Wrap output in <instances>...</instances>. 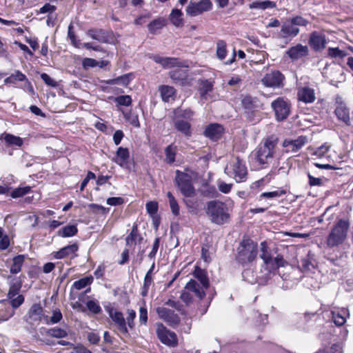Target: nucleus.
<instances>
[{
  "label": "nucleus",
  "mask_w": 353,
  "mask_h": 353,
  "mask_svg": "<svg viewBox=\"0 0 353 353\" xmlns=\"http://www.w3.org/2000/svg\"><path fill=\"white\" fill-rule=\"evenodd\" d=\"M193 276L196 278L203 288L209 287V280L205 270L201 269L199 266H196L193 272Z\"/></svg>",
  "instance_id": "30"
},
{
  "label": "nucleus",
  "mask_w": 353,
  "mask_h": 353,
  "mask_svg": "<svg viewBox=\"0 0 353 353\" xmlns=\"http://www.w3.org/2000/svg\"><path fill=\"white\" fill-rule=\"evenodd\" d=\"M350 228V223L344 219H340L332 228L326 239V245L332 248L343 245L347 239Z\"/></svg>",
  "instance_id": "1"
},
{
  "label": "nucleus",
  "mask_w": 353,
  "mask_h": 353,
  "mask_svg": "<svg viewBox=\"0 0 353 353\" xmlns=\"http://www.w3.org/2000/svg\"><path fill=\"white\" fill-rule=\"evenodd\" d=\"M132 74L129 73L110 81L111 84L127 85L132 79Z\"/></svg>",
  "instance_id": "46"
},
{
  "label": "nucleus",
  "mask_w": 353,
  "mask_h": 353,
  "mask_svg": "<svg viewBox=\"0 0 353 353\" xmlns=\"http://www.w3.org/2000/svg\"><path fill=\"white\" fill-rule=\"evenodd\" d=\"M156 326L157 336L163 343L172 347L177 345V336L174 332L168 330L162 323H158Z\"/></svg>",
  "instance_id": "9"
},
{
  "label": "nucleus",
  "mask_w": 353,
  "mask_h": 353,
  "mask_svg": "<svg viewBox=\"0 0 353 353\" xmlns=\"http://www.w3.org/2000/svg\"><path fill=\"white\" fill-rule=\"evenodd\" d=\"M254 102V99L251 96H245L241 101L242 105L246 109H251L253 107Z\"/></svg>",
  "instance_id": "62"
},
{
  "label": "nucleus",
  "mask_w": 353,
  "mask_h": 353,
  "mask_svg": "<svg viewBox=\"0 0 353 353\" xmlns=\"http://www.w3.org/2000/svg\"><path fill=\"white\" fill-rule=\"evenodd\" d=\"M169 19L175 27H181L183 26V13L181 10L176 8L172 10Z\"/></svg>",
  "instance_id": "28"
},
{
  "label": "nucleus",
  "mask_w": 353,
  "mask_h": 353,
  "mask_svg": "<svg viewBox=\"0 0 353 353\" xmlns=\"http://www.w3.org/2000/svg\"><path fill=\"white\" fill-rule=\"evenodd\" d=\"M290 21L295 26H306L308 24V21L301 16H296L290 19Z\"/></svg>",
  "instance_id": "56"
},
{
  "label": "nucleus",
  "mask_w": 353,
  "mask_h": 353,
  "mask_svg": "<svg viewBox=\"0 0 353 353\" xmlns=\"http://www.w3.org/2000/svg\"><path fill=\"white\" fill-rule=\"evenodd\" d=\"M169 76L176 84L183 85L188 83V74L185 70L177 68L169 72Z\"/></svg>",
  "instance_id": "19"
},
{
  "label": "nucleus",
  "mask_w": 353,
  "mask_h": 353,
  "mask_svg": "<svg viewBox=\"0 0 353 353\" xmlns=\"http://www.w3.org/2000/svg\"><path fill=\"white\" fill-rule=\"evenodd\" d=\"M63 316L60 310L55 309L52 311V314L50 317H48V316L47 315V319L46 320L45 323L47 325L56 324L60 322Z\"/></svg>",
  "instance_id": "41"
},
{
  "label": "nucleus",
  "mask_w": 353,
  "mask_h": 353,
  "mask_svg": "<svg viewBox=\"0 0 353 353\" xmlns=\"http://www.w3.org/2000/svg\"><path fill=\"white\" fill-rule=\"evenodd\" d=\"M78 232V229L74 225H66L58 231L59 236L65 238L74 236Z\"/></svg>",
  "instance_id": "33"
},
{
  "label": "nucleus",
  "mask_w": 353,
  "mask_h": 353,
  "mask_svg": "<svg viewBox=\"0 0 353 353\" xmlns=\"http://www.w3.org/2000/svg\"><path fill=\"white\" fill-rule=\"evenodd\" d=\"M26 80V75L19 70H16L14 73L7 77L4 80V82L5 83L14 84L17 81H24Z\"/></svg>",
  "instance_id": "34"
},
{
  "label": "nucleus",
  "mask_w": 353,
  "mask_h": 353,
  "mask_svg": "<svg viewBox=\"0 0 353 353\" xmlns=\"http://www.w3.org/2000/svg\"><path fill=\"white\" fill-rule=\"evenodd\" d=\"M194 197H185L184 198V202L187 206V208L190 210L192 211L193 210L196 209L197 207V201Z\"/></svg>",
  "instance_id": "59"
},
{
  "label": "nucleus",
  "mask_w": 353,
  "mask_h": 353,
  "mask_svg": "<svg viewBox=\"0 0 353 353\" xmlns=\"http://www.w3.org/2000/svg\"><path fill=\"white\" fill-rule=\"evenodd\" d=\"M174 127L175 128L185 134V136H190L191 134L190 132V124L184 121H176L174 122Z\"/></svg>",
  "instance_id": "36"
},
{
  "label": "nucleus",
  "mask_w": 353,
  "mask_h": 353,
  "mask_svg": "<svg viewBox=\"0 0 353 353\" xmlns=\"http://www.w3.org/2000/svg\"><path fill=\"white\" fill-rule=\"evenodd\" d=\"M223 132V128L222 125L213 123L208 126L205 130V135L212 140L219 139Z\"/></svg>",
  "instance_id": "23"
},
{
  "label": "nucleus",
  "mask_w": 353,
  "mask_h": 353,
  "mask_svg": "<svg viewBox=\"0 0 353 353\" xmlns=\"http://www.w3.org/2000/svg\"><path fill=\"white\" fill-rule=\"evenodd\" d=\"M176 148L174 147L172 145H170L168 147H166L165 150V161L171 164L174 162L175 161V156H176Z\"/></svg>",
  "instance_id": "44"
},
{
  "label": "nucleus",
  "mask_w": 353,
  "mask_h": 353,
  "mask_svg": "<svg viewBox=\"0 0 353 353\" xmlns=\"http://www.w3.org/2000/svg\"><path fill=\"white\" fill-rule=\"evenodd\" d=\"M174 113L176 118L190 119L193 116V112L190 109L182 110L178 108L174 110Z\"/></svg>",
  "instance_id": "49"
},
{
  "label": "nucleus",
  "mask_w": 353,
  "mask_h": 353,
  "mask_svg": "<svg viewBox=\"0 0 353 353\" xmlns=\"http://www.w3.org/2000/svg\"><path fill=\"white\" fill-rule=\"evenodd\" d=\"M167 196L169 200V204L172 213L174 216H178L179 214L180 208L176 200L170 192L167 193Z\"/></svg>",
  "instance_id": "42"
},
{
  "label": "nucleus",
  "mask_w": 353,
  "mask_h": 353,
  "mask_svg": "<svg viewBox=\"0 0 353 353\" xmlns=\"http://www.w3.org/2000/svg\"><path fill=\"white\" fill-rule=\"evenodd\" d=\"M137 240L141 241L142 240V237H141L138 234L137 225H134L133 226L130 234L128 235L125 239L126 244L128 245H131L132 243H135Z\"/></svg>",
  "instance_id": "43"
},
{
  "label": "nucleus",
  "mask_w": 353,
  "mask_h": 353,
  "mask_svg": "<svg viewBox=\"0 0 353 353\" xmlns=\"http://www.w3.org/2000/svg\"><path fill=\"white\" fill-rule=\"evenodd\" d=\"M271 105L278 121L284 120L288 117L290 107L288 100L279 97L272 102Z\"/></svg>",
  "instance_id": "10"
},
{
  "label": "nucleus",
  "mask_w": 353,
  "mask_h": 353,
  "mask_svg": "<svg viewBox=\"0 0 353 353\" xmlns=\"http://www.w3.org/2000/svg\"><path fill=\"white\" fill-rule=\"evenodd\" d=\"M126 326H128L130 329H133L135 325L134 319L136 318V312L134 310L128 309L126 311Z\"/></svg>",
  "instance_id": "50"
},
{
  "label": "nucleus",
  "mask_w": 353,
  "mask_h": 353,
  "mask_svg": "<svg viewBox=\"0 0 353 353\" xmlns=\"http://www.w3.org/2000/svg\"><path fill=\"white\" fill-rule=\"evenodd\" d=\"M10 299L12 306L14 308L20 306L24 301V297L22 295H18L17 297L14 296Z\"/></svg>",
  "instance_id": "64"
},
{
  "label": "nucleus",
  "mask_w": 353,
  "mask_h": 353,
  "mask_svg": "<svg viewBox=\"0 0 353 353\" xmlns=\"http://www.w3.org/2000/svg\"><path fill=\"white\" fill-rule=\"evenodd\" d=\"M82 65L84 69H88L89 68H94L99 65V62L91 58H85L82 61Z\"/></svg>",
  "instance_id": "57"
},
{
  "label": "nucleus",
  "mask_w": 353,
  "mask_h": 353,
  "mask_svg": "<svg viewBox=\"0 0 353 353\" xmlns=\"http://www.w3.org/2000/svg\"><path fill=\"white\" fill-rule=\"evenodd\" d=\"M307 138L303 136L299 137L294 140L285 139L283 142V146L287 152H296L307 143Z\"/></svg>",
  "instance_id": "16"
},
{
  "label": "nucleus",
  "mask_w": 353,
  "mask_h": 353,
  "mask_svg": "<svg viewBox=\"0 0 353 353\" xmlns=\"http://www.w3.org/2000/svg\"><path fill=\"white\" fill-rule=\"evenodd\" d=\"M105 310L119 331L123 334H128V327L123 313L112 307H105Z\"/></svg>",
  "instance_id": "12"
},
{
  "label": "nucleus",
  "mask_w": 353,
  "mask_h": 353,
  "mask_svg": "<svg viewBox=\"0 0 353 353\" xmlns=\"http://www.w3.org/2000/svg\"><path fill=\"white\" fill-rule=\"evenodd\" d=\"M227 54L226 43L223 40H219L216 43V56L217 57L223 60L225 58Z\"/></svg>",
  "instance_id": "45"
},
{
  "label": "nucleus",
  "mask_w": 353,
  "mask_h": 353,
  "mask_svg": "<svg viewBox=\"0 0 353 353\" xmlns=\"http://www.w3.org/2000/svg\"><path fill=\"white\" fill-rule=\"evenodd\" d=\"M157 313L163 321L171 325H175L179 323V317L174 311L163 307H159L157 309Z\"/></svg>",
  "instance_id": "17"
},
{
  "label": "nucleus",
  "mask_w": 353,
  "mask_h": 353,
  "mask_svg": "<svg viewBox=\"0 0 353 353\" xmlns=\"http://www.w3.org/2000/svg\"><path fill=\"white\" fill-rule=\"evenodd\" d=\"M328 55L331 57L343 58L346 56V53L343 50H341L338 48H329L327 50Z\"/></svg>",
  "instance_id": "52"
},
{
  "label": "nucleus",
  "mask_w": 353,
  "mask_h": 353,
  "mask_svg": "<svg viewBox=\"0 0 353 353\" xmlns=\"http://www.w3.org/2000/svg\"><path fill=\"white\" fill-rule=\"evenodd\" d=\"M46 334L57 339H62L67 336V331L60 327H53L46 331Z\"/></svg>",
  "instance_id": "37"
},
{
  "label": "nucleus",
  "mask_w": 353,
  "mask_h": 353,
  "mask_svg": "<svg viewBox=\"0 0 353 353\" xmlns=\"http://www.w3.org/2000/svg\"><path fill=\"white\" fill-rule=\"evenodd\" d=\"M299 32V29L294 26L290 20L281 26L280 35L283 38L296 37Z\"/></svg>",
  "instance_id": "25"
},
{
  "label": "nucleus",
  "mask_w": 353,
  "mask_h": 353,
  "mask_svg": "<svg viewBox=\"0 0 353 353\" xmlns=\"http://www.w3.org/2000/svg\"><path fill=\"white\" fill-rule=\"evenodd\" d=\"M79 246L77 243L67 245L59 251L53 252V256L55 259H61L67 256H73L77 252Z\"/></svg>",
  "instance_id": "22"
},
{
  "label": "nucleus",
  "mask_w": 353,
  "mask_h": 353,
  "mask_svg": "<svg viewBox=\"0 0 353 353\" xmlns=\"http://www.w3.org/2000/svg\"><path fill=\"white\" fill-rule=\"evenodd\" d=\"M347 315V314L345 310H342L340 312H332V318L333 321L338 326L343 325L345 323Z\"/></svg>",
  "instance_id": "32"
},
{
  "label": "nucleus",
  "mask_w": 353,
  "mask_h": 353,
  "mask_svg": "<svg viewBox=\"0 0 353 353\" xmlns=\"http://www.w3.org/2000/svg\"><path fill=\"white\" fill-rule=\"evenodd\" d=\"M165 26V20L162 18H159L153 20L150 22L148 27V30L150 32L154 33L157 30L161 29L163 26Z\"/></svg>",
  "instance_id": "39"
},
{
  "label": "nucleus",
  "mask_w": 353,
  "mask_h": 353,
  "mask_svg": "<svg viewBox=\"0 0 353 353\" xmlns=\"http://www.w3.org/2000/svg\"><path fill=\"white\" fill-rule=\"evenodd\" d=\"M285 194V191L282 189H277L271 192H263L260 195V198L273 199L281 196Z\"/></svg>",
  "instance_id": "48"
},
{
  "label": "nucleus",
  "mask_w": 353,
  "mask_h": 353,
  "mask_svg": "<svg viewBox=\"0 0 353 353\" xmlns=\"http://www.w3.org/2000/svg\"><path fill=\"white\" fill-rule=\"evenodd\" d=\"M159 92L164 102H170L174 99L176 90L173 87L165 85H161L159 88Z\"/></svg>",
  "instance_id": "27"
},
{
  "label": "nucleus",
  "mask_w": 353,
  "mask_h": 353,
  "mask_svg": "<svg viewBox=\"0 0 353 353\" xmlns=\"http://www.w3.org/2000/svg\"><path fill=\"white\" fill-rule=\"evenodd\" d=\"M139 323L141 325H145L148 321V311L145 306H141L139 308Z\"/></svg>",
  "instance_id": "58"
},
{
  "label": "nucleus",
  "mask_w": 353,
  "mask_h": 353,
  "mask_svg": "<svg viewBox=\"0 0 353 353\" xmlns=\"http://www.w3.org/2000/svg\"><path fill=\"white\" fill-rule=\"evenodd\" d=\"M146 210L151 216L154 215L158 210V203L156 201H149L146 203Z\"/></svg>",
  "instance_id": "61"
},
{
  "label": "nucleus",
  "mask_w": 353,
  "mask_h": 353,
  "mask_svg": "<svg viewBox=\"0 0 353 353\" xmlns=\"http://www.w3.org/2000/svg\"><path fill=\"white\" fill-rule=\"evenodd\" d=\"M87 34L99 42H105L104 32L102 30H89Z\"/></svg>",
  "instance_id": "47"
},
{
  "label": "nucleus",
  "mask_w": 353,
  "mask_h": 353,
  "mask_svg": "<svg viewBox=\"0 0 353 353\" xmlns=\"http://www.w3.org/2000/svg\"><path fill=\"white\" fill-rule=\"evenodd\" d=\"M25 256L19 254L12 259V263L10 266V272L13 274L19 273L21 270V267L24 263Z\"/></svg>",
  "instance_id": "31"
},
{
  "label": "nucleus",
  "mask_w": 353,
  "mask_h": 353,
  "mask_svg": "<svg viewBox=\"0 0 353 353\" xmlns=\"http://www.w3.org/2000/svg\"><path fill=\"white\" fill-rule=\"evenodd\" d=\"M176 174L175 181L184 197H194L196 196L192 176L179 170H177Z\"/></svg>",
  "instance_id": "6"
},
{
  "label": "nucleus",
  "mask_w": 353,
  "mask_h": 353,
  "mask_svg": "<svg viewBox=\"0 0 353 353\" xmlns=\"http://www.w3.org/2000/svg\"><path fill=\"white\" fill-rule=\"evenodd\" d=\"M276 141L272 139H267L260 145L256 152V157L261 165L267 164L273 158Z\"/></svg>",
  "instance_id": "7"
},
{
  "label": "nucleus",
  "mask_w": 353,
  "mask_h": 353,
  "mask_svg": "<svg viewBox=\"0 0 353 353\" xmlns=\"http://www.w3.org/2000/svg\"><path fill=\"white\" fill-rule=\"evenodd\" d=\"M276 7V3L274 1H254L250 5V8L251 9H260V10H265L267 8H273Z\"/></svg>",
  "instance_id": "35"
},
{
  "label": "nucleus",
  "mask_w": 353,
  "mask_h": 353,
  "mask_svg": "<svg viewBox=\"0 0 353 353\" xmlns=\"http://www.w3.org/2000/svg\"><path fill=\"white\" fill-rule=\"evenodd\" d=\"M26 321L30 325H39L46 322L47 314L40 304L34 303L29 309L26 315Z\"/></svg>",
  "instance_id": "8"
},
{
  "label": "nucleus",
  "mask_w": 353,
  "mask_h": 353,
  "mask_svg": "<svg viewBox=\"0 0 353 353\" xmlns=\"http://www.w3.org/2000/svg\"><path fill=\"white\" fill-rule=\"evenodd\" d=\"M150 57L154 62L160 64L165 69H169L174 67L180 68L182 66L181 63L176 58L161 57L159 54H153Z\"/></svg>",
  "instance_id": "15"
},
{
  "label": "nucleus",
  "mask_w": 353,
  "mask_h": 353,
  "mask_svg": "<svg viewBox=\"0 0 353 353\" xmlns=\"http://www.w3.org/2000/svg\"><path fill=\"white\" fill-rule=\"evenodd\" d=\"M213 85L208 81H204L201 83V86L199 88V92L201 98L207 99L208 93L212 90Z\"/></svg>",
  "instance_id": "40"
},
{
  "label": "nucleus",
  "mask_w": 353,
  "mask_h": 353,
  "mask_svg": "<svg viewBox=\"0 0 353 353\" xmlns=\"http://www.w3.org/2000/svg\"><path fill=\"white\" fill-rule=\"evenodd\" d=\"M130 154L128 148L119 147L116 152V157L113 161L120 165L124 167L128 162Z\"/></svg>",
  "instance_id": "26"
},
{
  "label": "nucleus",
  "mask_w": 353,
  "mask_h": 353,
  "mask_svg": "<svg viewBox=\"0 0 353 353\" xmlns=\"http://www.w3.org/2000/svg\"><path fill=\"white\" fill-rule=\"evenodd\" d=\"M115 101L120 105L128 106L132 103V99L129 95H121L116 97Z\"/></svg>",
  "instance_id": "54"
},
{
  "label": "nucleus",
  "mask_w": 353,
  "mask_h": 353,
  "mask_svg": "<svg viewBox=\"0 0 353 353\" xmlns=\"http://www.w3.org/2000/svg\"><path fill=\"white\" fill-rule=\"evenodd\" d=\"M298 98L304 103H312L316 99L314 90L308 87L301 88L298 91Z\"/></svg>",
  "instance_id": "24"
},
{
  "label": "nucleus",
  "mask_w": 353,
  "mask_h": 353,
  "mask_svg": "<svg viewBox=\"0 0 353 353\" xmlns=\"http://www.w3.org/2000/svg\"><path fill=\"white\" fill-rule=\"evenodd\" d=\"M283 75L277 70L267 73L261 79L262 83L266 87L280 88L283 85Z\"/></svg>",
  "instance_id": "13"
},
{
  "label": "nucleus",
  "mask_w": 353,
  "mask_h": 353,
  "mask_svg": "<svg viewBox=\"0 0 353 353\" xmlns=\"http://www.w3.org/2000/svg\"><path fill=\"white\" fill-rule=\"evenodd\" d=\"M330 145L327 143L322 145L319 147L313 153L314 155L316 156L319 158H322L325 157V154L328 152L330 149Z\"/></svg>",
  "instance_id": "55"
},
{
  "label": "nucleus",
  "mask_w": 353,
  "mask_h": 353,
  "mask_svg": "<svg viewBox=\"0 0 353 353\" xmlns=\"http://www.w3.org/2000/svg\"><path fill=\"white\" fill-rule=\"evenodd\" d=\"M31 188L30 186L19 187L15 188L11 193L12 198L17 199L26 194L30 191Z\"/></svg>",
  "instance_id": "51"
},
{
  "label": "nucleus",
  "mask_w": 353,
  "mask_h": 353,
  "mask_svg": "<svg viewBox=\"0 0 353 353\" xmlns=\"http://www.w3.org/2000/svg\"><path fill=\"white\" fill-rule=\"evenodd\" d=\"M0 139H3L8 145L20 147L23 144V140L19 137L11 134L3 133L0 135Z\"/></svg>",
  "instance_id": "29"
},
{
  "label": "nucleus",
  "mask_w": 353,
  "mask_h": 353,
  "mask_svg": "<svg viewBox=\"0 0 353 353\" xmlns=\"http://www.w3.org/2000/svg\"><path fill=\"white\" fill-rule=\"evenodd\" d=\"M185 288L188 292H193L199 299H202L205 296V290L208 288H203L196 281L192 279L186 284Z\"/></svg>",
  "instance_id": "20"
},
{
  "label": "nucleus",
  "mask_w": 353,
  "mask_h": 353,
  "mask_svg": "<svg viewBox=\"0 0 353 353\" xmlns=\"http://www.w3.org/2000/svg\"><path fill=\"white\" fill-rule=\"evenodd\" d=\"M56 10V7L50 3H46L39 10V13H48L49 15L52 14Z\"/></svg>",
  "instance_id": "63"
},
{
  "label": "nucleus",
  "mask_w": 353,
  "mask_h": 353,
  "mask_svg": "<svg viewBox=\"0 0 353 353\" xmlns=\"http://www.w3.org/2000/svg\"><path fill=\"white\" fill-rule=\"evenodd\" d=\"M286 53L292 59H299L307 54L308 48L306 46L297 44L291 47Z\"/></svg>",
  "instance_id": "21"
},
{
  "label": "nucleus",
  "mask_w": 353,
  "mask_h": 353,
  "mask_svg": "<svg viewBox=\"0 0 353 353\" xmlns=\"http://www.w3.org/2000/svg\"><path fill=\"white\" fill-rule=\"evenodd\" d=\"M21 283H14L10 287V290L8 294V296L9 299H12V297H14L16 295L18 294L20 289H21Z\"/></svg>",
  "instance_id": "60"
},
{
  "label": "nucleus",
  "mask_w": 353,
  "mask_h": 353,
  "mask_svg": "<svg viewBox=\"0 0 353 353\" xmlns=\"http://www.w3.org/2000/svg\"><path fill=\"white\" fill-rule=\"evenodd\" d=\"M93 281L92 276L83 277L78 281L74 282L72 288L76 290H81L88 285H90Z\"/></svg>",
  "instance_id": "38"
},
{
  "label": "nucleus",
  "mask_w": 353,
  "mask_h": 353,
  "mask_svg": "<svg viewBox=\"0 0 353 353\" xmlns=\"http://www.w3.org/2000/svg\"><path fill=\"white\" fill-rule=\"evenodd\" d=\"M88 309L93 314H99L101 311V308L99 303L95 301H88L86 303Z\"/></svg>",
  "instance_id": "53"
},
{
  "label": "nucleus",
  "mask_w": 353,
  "mask_h": 353,
  "mask_svg": "<svg viewBox=\"0 0 353 353\" xmlns=\"http://www.w3.org/2000/svg\"><path fill=\"white\" fill-rule=\"evenodd\" d=\"M206 213L209 216L210 221L218 225H222L228 222L230 219L227 205L219 201L208 202Z\"/></svg>",
  "instance_id": "2"
},
{
  "label": "nucleus",
  "mask_w": 353,
  "mask_h": 353,
  "mask_svg": "<svg viewBox=\"0 0 353 353\" xmlns=\"http://www.w3.org/2000/svg\"><path fill=\"white\" fill-rule=\"evenodd\" d=\"M257 255V243L252 240L243 239L238 248L237 259L242 264L251 263Z\"/></svg>",
  "instance_id": "3"
},
{
  "label": "nucleus",
  "mask_w": 353,
  "mask_h": 353,
  "mask_svg": "<svg viewBox=\"0 0 353 353\" xmlns=\"http://www.w3.org/2000/svg\"><path fill=\"white\" fill-rule=\"evenodd\" d=\"M261 253L260 258L263 261L265 268L270 271H273L279 268V267L285 266L286 262L281 256L278 255L273 258L268 251L267 243L263 241L260 244Z\"/></svg>",
  "instance_id": "5"
},
{
  "label": "nucleus",
  "mask_w": 353,
  "mask_h": 353,
  "mask_svg": "<svg viewBox=\"0 0 353 353\" xmlns=\"http://www.w3.org/2000/svg\"><path fill=\"white\" fill-rule=\"evenodd\" d=\"M336 104L335 114L337 118L346 125H350V111L341 97H336Z\"/></svg>",
  "instance_id": "14"
},
{
  "label": "nucleus",
  "mask_w": 353,
  "mask_h": 353,
  "mask_svg": "<svg viewBox=\"0 0 353 353\" xmlns=\"http://www.w3.org/2000/svg\"><path fill=\"white\" fill-rule=\"evenodd\" d=\"M225 172L232 176L237 183L245 181L247 179V168L245 163L239 157H235L230 161Z\"/></svg>",
  "instance_id": "4"
},
{
  "label": "nucleus",
  "mask_w": 353,
  "mask_h": 353,
  "mask_svg": "<svg viewBox=\"0 0 353 353\" xmlns=\"http://www.w3.org/2000/svg\"><path fill=\"white\" fill-rule=\"evenodd\" d=\"M309 43L315 50L324 49L326 45L325 36L317 32H313L310 35Z\"/></svg>",
  "instance_id": "18"
},
{
  "label": "nucleus",
  "mask_w": 353,
  "mask_h": 353,
  "mask_svg": "<svg viewBox=\"0 0 353 353\" xmlns=\"http://www.w3.org/2000/svg\"><path fill=\"white\" fill-rule=\"evenodd\" d=\"M212 8V3L210 0H201L198 2L190 1L185 11L187 14L195 17L210 10Z\"/></svg>",
  "instance_id": "11"
}]
</instances>
